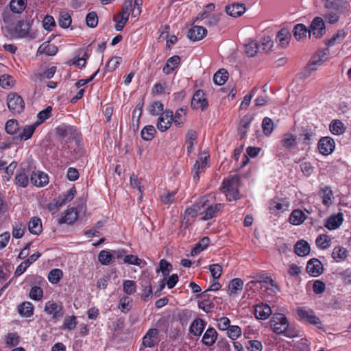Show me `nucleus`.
Here are the masks:
<instances>
[{"mask_svg":"<svg viewBox=\"0 0 351 351\" xmlns=\"http://www.w3.org/2000/svg\"><path fill=\"white\" fill-rule=\"evenodd\" d=\"M132 12V15L136 17L140 15L141 8L138 3L136 1L133 4L132 1H128L123 6L122 11L120 14L115 16L114 18L115 24V29L117 31H121L128 21L129 16Z\"/></svg>","mask_w":351,"mask_h":351,"instance_id":"f257e3e1","label":"nucleus"},{"mask_svg":"<svg viewBox=\"0 0 351 351\" xmlns=\"http://www.w3.org/2000/svg\"><path fill=\"white\" fill-rule=\"evenodd\" d=\"M239 177L232 175L223 180L221 191L226 195L227 200H236L239 198Z\"/></svg>","mask_w":351,"mask_h":351,"instance_id":"f03ea898","label":"nucleus"},{"mask_svg":"<svg viewBox=\"0 0 351 351\" xmlns=\"http://www.w3.org/2000/svg\"><path fill=\"white\" fill-rule=\"evenodd\" d=\"M3 29L12 38H34V36L31 33V24L28 21H19L13 27L6 25L3 27Z\"/></svg>","mask_w":351,"mask_h":351,"instance_id":"7ed1b4c3","label":"nucleus"},{"mask_svg":"<svg viewBox=\"0 0 351 351\" xmlns=\"http://www.w3.org/2000/svg\"><path fill=\"white\" fill-rule=\"evenodd\" d=\"M270 324L275 332L278 334L286 333L287 336H289L287 333L289 323L283 314H274L270 321Z\"/></svg>","mask_w":351,"mask_h":351,"instance_id":"20e7f679","label":"nucleus"},{"mask_svg":"<svg viewBox=\"0 0 351 351\" xmlns=\"http://www.w3.org/2000/svg\"><path fill=\"white\" fill-rule=\"evenodd\" d=\"M7 105L10 112L16 114L23 111L25 102L20 95L15 93H11L8 95Z\"/></svg>","mask_w":351,"mask_h":351,"instance_id":"39448f33","label":"nucleus"},{"mask_svg":"<svg viewBox=\"0 0 351 351\" xmlns=\"http://www.w3.org/2000/svg\"><path fill=\"white\" fill-rule=\"evenodd\" d=\"M325 32V24L323 19L320 17H315L311 23V29H308V38L312 35L315 38H319Z\"/></svg>","mask_w":351,"mask_h":351,"instance_id":"423d86ee","label":"nucleus"},{"mask_svg":"<svg viewBox=\"0 0 351 351\" xmlns=\"http://www.w3.org/2000/svg\"><path fill=\"white\" fill-rule=\"evenodd\" d=\"M330 54V51L328 49H324L318 51L312 58L311 62L308 64V71H315L317 70V66L322 64L323 62L327 60L328 56Z\"/></svg>","mask_w":351,"mask_h":351,"instance_id":"0eeeda50","label":"nucleus"},{"mask_svg":"<svg viewBox=\"0 0 351 351\" xmlns=\"http://www.w3.org/2000/svg\"><path fill=\"white\" fill-rule=\"evenodd\" d=\"M209 156L206 154H202L198 156V158L195 164L193 170V178L195 181H197L199 178V174L203 173L208 166Z\"/></svg>","mask_w":351,"mask_h":351,"instance_id":"6e6552de","label":"nucleus"},{"mask_svg":"<svg viewBox=\"0 0 351 351\" xmlns=\"http://www.w3.org/2000/svg\"><path fill=\"white\" fill-rule=\"evenodd\" d=\"M45 312L50 315L52 319H58L63 316L62 306L54 301H48L45 303L44 308Z\"/></svg>","mask_w":351,"mask_h":351,"instance_id":"1a4fd4ad","label":"nucleus"},{"mask_svg":"<svg viewBox=\"0 0 351 351\" xmlns=\"http://www.w3.org/2000/svg\"><path fill=\"white\" fill-rule=\"evenodd\" d=\"M172 122L173 112L165 110L160 115L156 127L160 132H165L171 127Z\"/></svg>","mask_w":351,"mask_h":351,"instance_id":"9d476101","label":"nucleus"},{"mask_svg":"<svg viewBox=\"0 0 351 351\" xmlns=\"http://www.w3.org/2000/svg\"><path fill=\"white\" fill-rule=\"evenodd\" d=\"M191 106L194 109L205 110L208 106V101L204 93L202 90H197L193 95L191 100Z\"/></svg>","mask_w":351,"mask_h":351,"instance_id":"9b49d317","label":"nucleus"},{"mask_svg":"<svg viewBox=\"0 0 351 351\" xmlns=\"http://www.w3.org/2000/svg\"><path fill=\"white\" fill-rule=\"evenodd\" d=\"M159 330L156 328H150L143 338V344L145 347H154L159 342Z\"/></svg>","mask_w":351,"mask_h":351,"instance_id":"f8f14e48","label":"nucleus"},{"mask_svg":"<svg viewBox=\"0 0 351 351\" xmlns=\"http://www.w3.org/2000/svg\"><path fill=\"white\" fill-rule=\"evenodd\" d=\"M335 147L334 140L328 136L322 138L318 143L319 152L325 156L330 154L334 150Z\"/></svg>","mask_w":351,"mask_h":351,"instance_id":"ddd939ff","label":"nucleus"},{"mask_svg":"<svg viewBox=\"0 0 351 351\" xmlns=\"http://www.w3.org/2000/svg\"><path fill=\"white\" fill-rule=\"evenodd\" d=\"M223 208L222 204H209L206 200V206L203 208V216L201 219L207 221L216 216V214Z\"/></svg>","mask_w":351,"mask_h":351,"instance_id":"4468645a","label":"nucleus"},{"mask_svg":"<svg viewBox=\"0 0 351 351\" xmlns=\"http://www.w3.org/2000/svg\"><path fill=\"white\" fill-rule=\"evenodd\" d=\"M207 34V30L202 26L195 25L189 29L188 32V38L193 42L198 41L204 38Z\"/></svg>","mask_w":351,"mask_h":351,"instance_id":"2eb2a0df","label":"nucleus"},{"mask_svg":"<svg viewBox=\"0 0 351 351\" xmlns=\"http://www.w3.org/2000/svg\"><path fill=\"white\" fill-rule=\"evenodd\" d=\"M291 38L290 32L287 29L283 28L278 32L276 40L282 48H286L289 45Z\"/></svg>","mask_w":351,"mask_h":351,"instance_id":"dca6fc26","label":"nucleus"},{"mask_svg":"<svg viewBox=\"0 0 351 351\" xmlns=\"http://www.w3.org/2000/svg\"><path fill=\"white\" fill-rule=\"evenodd\" d=\"M324 271L323 265L320 261L316 258H313L308 261V274L317 277L320 276Z\"/></svg>","mask_w":351,"mask_h":351,"instance_id":"f3484780","label":"nucleus"},{"mask_svg":"<svg viewBox=\"0 0 351 351\" xmlns=\"http://www.w3.org/2000/svg\"><path fill=\"white\" fill-rule=\"evenodd\" d=\"M205 206H206V200L205 198H203L199 202L186 209L184 212L185 215L191 217H195L199 215H203V208H204Z\"/></svg>","mask_w":351,"mask_h":351,"instance_id":"a211bd4d","label":"nucleus"},{"mask_svg":"<svg viewBox=\"0 0 351 351\" xmlns=\"http://www.w3.org/2000/svg\"><path fill=\"white\" fill-rule=\"evenodd\" d=\"M343 217L341 213L330 216L326 221L325 226L329 230L338 228L343 223Z\"/></svg>","mask_w":351,"mask_h":351,"instance_id":"6ab92c4d","label":"nucleus"},{"mask_svg":"<svg viewBox=\"0 0 351 351\" xmlns=\"http://www.w3.org/2000/svg\"><path fill=\"white\" fill-rule=\"evenodd\" d=\"M32 183L38 187H42L49 182L48 176L41 171H38L31 175Z\"/></svg>","mask_w":351,"mask_h":351,"instance_id":"aec40b11","label":"nucleus"},{"mask_svg":"<svg viewBox=\"0 0 351 351\" xmlns=\"http://www.w3.org/2000/svg\"><path fill=\"white\" fill-rule=\"evenodd\" d=\"M271 313V309L267 304L257 305L254 309L255 316L258 319H266L270 316Z\"/></svg>","mask_w":351,"mask_h":351,"instance_id":"412c9836","label":"nucleus"},{"mask_svg":"<svg viewBox=\"0 0 351 351\" xmlns=\"http://www.w3.org/2000/svg\"><path fill=\"white\" fill-rule=\"evenodd\" d=\"M243 281L238 278L232 279L228 285V294L234 295L240 293L243 288Z\"/></svg>","mask_w":351,"mask_h":351,"instance_id":"4be33fe9","label":"nucleus"},{"mask_svg":"<svg viewBox=\"0 0 351 351\" xmlns=\"http://www.w3.org/2000/svg\"><path fill=\"white\" fill-rule=\"evenodd\" d=\"M228 14L233 17H238L245 12V6L242 3H233L226 8Z\"/></svg>","mask_w":351,"mask_h":351,"instance_id":"5701e85b","label":"nucleus"},{"mask_svg":"<svg viewBox=\"0 0 351 351\" xmlns=\"http://www.w3.org/2000/svg\"><path fill=\"white\" fill-rule=\"evenodd\" d=\"M197 133L193 130H189L186 135V144L187 153L189 154L194 150V147L197 144Z\"/></svg>","mask_w":351,"mask_h":351,"instance_id":"b1692460","label":"nucleus"},{"mask_svg":"<svg viewBox=\"0 0 351 351\" xmlns=\"http://www.w3.org/2000/svg\"><path fill=\"white\" fill-rule=\"evenodd\" d=\"M297 144L296 136L291 133H285L280 140V145L287 149L293 148Z\"/></svg>","mask_w":351,"mask_h":351,"instance_id":"393cba45","label":"nucleus"},{"mask_svg":"<svg viewBox=\"0 0 351 351\" xmlns=\"http://www.w3.org/2000/svg\"><path fill=\"white\" fill-rule=\"evenodd\" d=\"M77 212L75 208H69L65 211L64 215L60 219L59 222L60 223L72 224L77 219Z\"/></svg>","mask_w":351,"mask_h":351,"instance_id":"a878e982","label":"nucleus"},{"mask_svg":"<svg viewBox=\"0 0 351 351\" xmlns=\"http://www.w3.org/2000/svg\"><path fill=\"white\" fill-rule=\"evenodd\" d=\"M29 172L24 169L17 171L15 176V184L21 187H26L29 183Z\"/></svg>","mask_w":351,"mask_h":351,"instance_id":"bb28decb","label":"nucleus"},{"mask_svg":"<svg viewBox=\"0 0 351 351\" xmlns=\"http://www.w3.org/2000/svg\"><path fill=\"white\" fill-rule=\"evenodd\" d=\"M217 332L213 328H208L202 337V343L207 346H210L215 343L217 340Z\"/></svg>","mask_w":351,"mask_h":351,"instance_id":"cd10ccee","label":"nucleus"},{"mask_svg":"<svg viewBox=\"0 0 351 351\" xmlns=\"http://www.w3.org/2000/svg\"><path fill=\"white\" fill-rule=\"evenodd\" d=\"M58 52V47L50 44L49 42H45L38 49L37 54H46L47 56H54Z\"/></svg>","mask_w":351,"mask_h":351,"instance_id":"c85d7f7f","label":"nucleus"},{"mask_svg":"<svg viewBox=\"0 0 351 351\" xmlns=\"http://www.w3.org/2000/svg\"><path fill=\"white\" fill-rule=\"evenodd\" d=\"M348 255V251L342 246H336L332 252V258L337 263L342 262L346 259Z\"/></svg>","mask_w":351,"mask_h":351,"instance_id":"c756f323","label":"nucleus"},{"mask_svg":"<svg viewBox=\"0 0 351 351\" xmlns=\"http://www.w3.org/2000/svg\"><path fill=\"white\" fill-rule=\"evenodd\" d=\"M180 62V58L178 56L169 58L163 67V72L167 75L170 74L179 65Z\"/></svg>","mask_w":351,"mask_h":351,"instance_id":"7c9ffc66","label":"nucleus"},{"mask_svg":"<svg viewBox=\"0 0 351 351\" xmlns=\"http://www.w3.org/2000/svg\"><path fill=\"white\" fill-rule=\"evenodd\" d=\"M204 328L205 322L202 319H196L191 324L189 331L194 336H200Z\"/></svg>","mask_w":351,"mask_h":351,"instance_id":"2f4dec72","label":"nucleus"},{"mask_svg":"<svg viewBox=\"0 0 351 351\" xmlns=\"http://www.w3.org/2000/svg\"><path fill=\"white\" fill-rule=\"evenodd\" d=\"M289 204L287 201L282 200L281 202H278L276 200H272L269 203V210L271 212H284L289 210Z\"/></svg>","mask_w":351,"mask_h":351,"instance_id":"473e14b6","label":"nucleus"},{"mask_svg":"<svg viewBox=\"0 0 351 351\" xmlns=\"http://www.w3.org/2000/svg\"><path fill=\"white\" fill-rule=\"evenodd\" d=\"M19 313L26 317H31L34 313V306L29 302H25L19 306Z\"/></svg>","mask_w":351,"mask_h":351,"instance_id":"72a5a7b5","label":"nucleus"},{"mask_svg":"<svg viewBox=\"0 0 351 351\" xmlns=\"http://www.w3.org/2000/svg\"><path fill=\"white\" fill-rule=\"evenodd\" d=\"M29 230L34 234H39L43 229L41 220L39 218H32L28 226Z\"/></svg>","mask_w":351,"mask_h":351,"instance_id":"f704fd0d","label":"nucleus"},{"mask_svg":"<svg viewBox=\"0 0 351 351\" xmlns=\"http://www.w3.org/2000/svg\"><path fill=\"white\" fill-rule=\"evenodd\" d=\"M305 219V215L300 210H295L289 217V221L293 225H300Z\"/></svg>","mask_w":351,"mask_h":351,"instance_id":"c9c22d12","label":"nucleus"},{"mask_svg":"<svg viewBox=\"0 0 351 351\" xmlns=\"http://www.w3.org/2000/svg\"><path fill=\"white\" fill-rule=\"evenodd\" d=\"M186 117V110L182 108L176 110L175 115H173V122L177 127H181Z\"/></svg>","mask_w":351,"mask_h":351,"instance_id":"e433bc0d","label":"nucleus"},{"mask_svg":"<svg viewBox=\"0 0 351 351\" xmlns=\"http://www.w3.org/2000/svg\"><path fill=\"white\" fill-rule=\"evenodd\" d=\"M330 130L333 134L339 135L345 132L346 128L340 120H334L330 124Z\"/></svg>","mask_w":351,"mask_h":351,"instance_id":"4c0bfd02","label":"nucleus"},{"mask_svg":"<svg viewBox=\"0 0 351 351\" xmlns=\"http://www.w3.org/2000/svg\"><path fill=\"white\" fill-rule=\"evenodd\" d=\"M293 36L296 40H300L306 37L307 28L305 25L298 23L293 28Z\"/></svg>","mask_w":351,"mask_h":351,"instance_id":"58836bf2","label":"nucleus"},{"mask_svg":"<svg viewBox=\"0 0 351 351\" xmlns=\"http://www.w3.org/2000/svg\"><path fill=\"white\" fill-rule=\"evenodd\" d=\"M228 78V73L225 69H219L213 76V81L217 85H223Z\"/></svg>","mask_w":351,"mask_h":351,"instance_id":"ea45409f","label":"nucleus"},{"mask_svg":"<svg viewBox=\"0 0 351 351\" xmlns=\"http://www.w3.org/2000/svg\"><path fill=\"white\" fill-rule=\"evenodd\" d=\"M25 0H12L10 3V9L15 13H21L26 8Z\"/></svg>","mask_w":351,"mask_h":351,"instance_id":"a19ab883","label":"nucleus"},{"mask_svg":"<svg viewBox=\"0 0 351 351\" xmlns=\"http://www.w3.org/2000/svg\"><path fill=\"white\" fill-rule=\"evenodd\" d=\"M141 286L143 287L142 298L147 300V298L152 295V288L151 282L147 278L141 280Z\"/></svg>","mask_w":351,"mask_h":351,"instance_id":"79ce46f5","label":"nucleus"},{"mask_svg":"<svg viewBox=\"0 0 351 351\" xmlns=\"http://www.w3.org/2000/svg\"><path fill=\"white\" fill-rule=\"evenodd\" d=\"M36 126L37 125L36 123L25 126L23 131L19 134L20 139L26 141L30 138L34 134Z\"/></svg>","mask_w":351,"mask_h":351,"instance_id":"37998d69","label":"nucleus"},{"mask_svg":"<svg viewBox=\"0 0 351 351\" xmlns=\"http://www.w3.org/2000/svg\"><path fill=\"white\" fill-rule=\"evenodd\" d=\"M156 132V129L153 125H146L141 131V137L145 141H151L154 137Z\"/></svg>","mask_w":351,"mask_h":351,"instance_id":"c03bdc74","label":"nucleus"},{"mask_svg":"<svg viewBox=\"0 0 351 351\" xmlns=\"http://www.w3.org/2000/svg\"><path fill=\"white\" fill-rule=\"evenodd\" d=\"M132 299L128 296L120 298L119 302V308L123 313H128L132 307Z\"/></svg>","mask_w":351,"mask_h":351,"instance_id":"a18cd8bd","label":"nucleus"},{"mask_svg":"<svg viewBox=\"0 0 351 351\" xmlns=\"http://www.w3.org/2000/svg\"><path fill=\"white\" fill-rule=\"evenodd\" d=\"M320 195L324 205H329L332 203V192L329 187L326 186L321 189Z\"/></svg>","mask_w":351,"mask_h":351,"instance_id":"49530a36","label":"nucleus"},{"mask_svg":"<svg viewBox=\"0 0 351 351\" xmlns=\"http://www.w3.org/2000/svg\"><path fill=\"white\" fill-rule=\"evenodd\" d=\"M307 242L304 240L298 241L295 245V252L300 256L307 255Z\"/></svg>","mask_w":351,"mask_h":351,"instance_id":"de8ad7c7","label":"nucleus"},{"mask_svg":"<svg viewBox=\"0 0 351 351\" xmlns=\"http://www.w3.org/2000/svg\"><path fill=\"white\" fill-rule=\"evenodd\" d=\"M259 49L258 43L254 40H251L245 45V53L250 57L254 56Z\"/></svg>","mask_w":351,"mask_h":351,"instance_id":"09e8293b","label":"nucleus"},{"mask_svg":"<svg viewBox=\"0 0 351 351\" xmlns=\"http://www.w3.org/2000/svg\"><path fill=\"white\" fill-rule=\"evenodd\" d=\"M331 243V239L326 234H321L316 239L317 245L322 249L328 248Z\"/></svg>","mask_w":351,"mask_h":351,"instance_id":"8fccbe9b","label":"nucleus"},{"mask_svg":"<svg viewBox=\"0 0 351 351\" xmlns=\"http://www.w3.org/2000/svg\"><path fill=\"white\" fill-rule=\"evenodd\" d=\"M62 271L60 269H53L48 275V280L52 284H57L62 277Z\"/></svg>","mask_w":351,"mask_h":351,"instance_id":"3c124183","label":"nucleus"},{"mask_svg":"<svg viewBox=\"0 0 351 351\" xmlns=\"http://www.w3.org/2000/svg\"><path fill=\"white\" fill-rule=\"evenodd\" d=\"M262 128L263 133L267 136H269L274 130L272 120L269 117H265L262 122Z\"/></svg>","mask_w":351,"mask_h":351,"instance_id":"603ef678","label":"nucleus"},{"mask_svg":"<svg viewBox=\"0 0 351 351\" xmlns=\"http://www.w3.org/2000/svg\"><path fill=\"white\" fill-rule=\"evenodd\" d=\"M210 239L208 237H204L197 243L191 251V254H197L206 248L209 244Z\"/></svg>","mask_w":351,"mask_h":351,"instance_id":"864d4df0","label":"nucleus"},{"mask_svg":"<svg viewBox=\"0 0 351 351\" xmlns=\"http://www.w3.org/2000/svg\"><path fill=\"white\" fill-rule=\"evenodd\" d=\"M112 259V254L106 250H102L99 252L98 260L101 264L104 265H108Z\"/></svg>","mask_w":351,"mask_h":351,"instance_id":"5fc2aeb1","label":"nucleus"},{"mask_svg":"<svg viewBox=\"0 0 351 351\" xmlns=\"http://www.w3.org/2000/svg\"><path fill=\"white\" fill-rule=\"evenodd\" d=\"M123 289L125 293L132 295L136 291V284L133 280H125L123 284Z\"/></svg>","mask_w":351,"mask_h":351,"instance_id":"6e6d98bb","label":"nucleus"},{"mask_svg":"<svg viewBox=\"0 0 351 351\" xmlns=\"http://www.w3.org/2000/svg\"><path fill=\"white\" fill-rule=\"evenodd\" d=\"M14 85V80L11 75H3L0 77V86L3 88H10Z\"/></svg>","mask_w":351,"mask_h":351,"instance_id":"4d7b16f0","label":"nucleus"},{"mask_svg":"<svg viewBox=\"0 0 351 351\" xmlns=\"http://www.w3.org/2000/svg\"><path fill=\"white\" fill-rule=\"evenodd\" d=\"M164 106L160 101H154L150 106L149 113L153 116L160 115L163 112Z\"/></svg>","mask_w":351,"mask_h":351,"instance_id":"13d9d810","label":"nucleus"},{"mask_svg":"<svg viewBox=\"0 0 351 351\" xmlns=\"http://www.w3.org/2000/svg\"><path fill=\"white\" fill-rule=\"evenodd\" d=\"M59 25L62 28H68L71 23V18L68 13H61L58 19Z\"/></svg>","mask_w":351,"mask_h":351,"instance_id":"bf43d9fd","label":"nucleus"},{"mask_svg":"<svg viewBox=\"0 0 351 351\" xmlns=\"http://www.w3.org/2000/svg\"><path fill=\"white\" fill-rule=\"evenodd\" d=\"M346 36L343 29L339 30L330 39L325 40V44L328 46L333 45L337 40H342Z\"/></svg>","mask_w":351,"mask_h":351,"instance_id":"052dcab7","label":"nucleus"},{"mask_svg":"<svg viewBox=\"0 0 351 351\" xmlns=\"http://www.w3.org/2000/svg\"><path fill=\"white\" fill-rule=\"evenodd\" d=\"M273 47V41L269 36H264L261 40V45L258 47L266 53L270 51Z\"/></svg>","mask_w":351,"mask_h":351,"instance_id":"680f3d73","label":"nucleus"},{"mask_svg":"<svg viewBox=\"0 0 351 351\" xmlns=\"http://www.w3.org/2000/svg\"><path fill=\"white\" fill-rule=\"evenodd\" d=\"M226 330L228 336L232 340L237 339L241 334V328L238 326H230Z\"/></svg>","mask_w":351,"mask_h":351,"instance_id":"e2e57ef3","label":"nucleus"},{"mask_svg":"<svg viewBox=\"0 0 351 351\" xmlns=\"http://www.w3.org/2000/svg\"><path fill=\"white\" fill-rule=\"evenodd\" d=\"M25 226L21 223L15 224L12 230V236L16 239L21 238L25 232Z\"/></svg>","mask_w":351,"mask_h":351,"instance_id":"0e129e2a","label":"nucleus"},{"mask_svg":"<svg viewBox=\"0 0 351 351\" xmlns=\"http://www.w3.org/2000/svg\"><path fill=\"white\" fill-rule=\"evenodd\" d=\"M5 129L7 133L14 134L19 130V124L17 121L14 119L8 120L6 122Z\"/></svg>","mask_w":351,"mask_h":351,"instance_id":"69168bd1","label":"nucleus"},{"mask_svg":"<svg viewBox=\"0 0 351 351\" xmlns=\"http://www.w3.org/2000/svg\"><path fill=\"white\" fill-rule=\"evenodd\" d=\"M43 295V291L40 287L34 286L31 289L29 292V297L31 299L38 301L41 300Z\"/></svg>","mask_w":351,"mask_h":351,"instance_id":"338daca9","label":"nucleus"},{"mask_svg":"<svg viewBox=\"0 0 351 351\" xmlns=\"http://www.w3.org/2000/svg\"><path fill=\"white\" fill-rule=\"evenodd\" d=\"M19 337L16 334L9 333L5 337V343L10 347H14L19 344Z\"/></svg>","mask_w":351,"mask_h":351,"instance_id":"774afa93","label":"nucleus"}]
</instances>
